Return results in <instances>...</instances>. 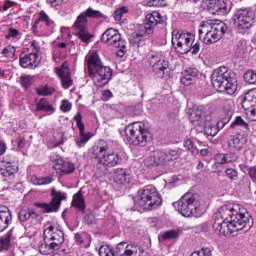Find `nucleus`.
<instances>
[{"instance_id":"5701e85b","label":"nucleus","mask_w":256,"mask_h":256,"mask_svg":"<svg viewBox=\"0 0 256 256\" xmlns=\"http://www.w3.org/2000/svg\"><path fill=\"white\" fill-rule=\"evenodd\" d=\"M54 169L60 171L62 175H71L75 172V164L70 161H64L61 157L56 156L54 160Z\"/></svg>"},{"instance_id":"423d86ee","label":"nucleus","mask_w":256,"mask_h":256,"mask_svg":"<svg viewBox=\"0 0 256 256\" xmlns=\"http://www.w3.org/2000/svg\"><path fill=\"white\" fill-rule=\"evenodd\" d=\"M126 141L131 145L145 147L153 137L143 122H134L125 129Z\"/></svg>"},{"instance_id":"e433bc0d","label":"nucleus","mask_w":256,"mask_h":256,"mask_svg":"<svg viewBox=\"0 0 256 256\" xmlns=\"http://www.w3.org/2000/svg\"><path fill=\"white\" fill-rule=\"evenodd\" d=\"M15 173H17V169L13 166H4L0 168V175L6 177L8 181H13V179H15Z\"/></svg>"},{"instance_id":"aec40b11","label":"nucleus","mask_w":256,"mask_h":256,"mask_svg":"<svg viewBox=\"0 0 256 256\" xmlns=\"http://www.w3.org/2000/svg\"><path fill=\"white\" fill-rule=\"evenodd\" d=\"M74 121H76V125L80 133V136L75 139V143L78 147H85V144L89 139H91V136L89 133H85V124L83 123V116H81V112H78L74 116Z\"/></svg>"},{"instance_id":"864d4df0","label":"nucleus","mask_w":256,"mask_h":256,"mask_svg":"<svg viewBox=\"0 0 256 256\" xmlns=\"http://www.w3.org/2000/svg\"><path fill=\"white\" fill-rule=\"evenodd\" d=\"M20 81H21V85H23L25 89H27V87H31L33 83V77L29 75L21 76Z\"/></svg>"},{"instance_id":"8fccbe9b","label":"nucleus","mask_w":256,"mask_h":256,"mask_svg":"<svg viewBox=\"0 0 256 256\" xmlns=\"http://www.w3.org/2000/svg\"><path fill=\"white\" fill-rule=\"evenodd\" d=\"M148 7H165L167 5L166 0H147Z\"/></svg>"},{"instance_id":"412c9836","label":"nucleus","mask_w":256,"mask_h":256,"mask_svg":"<svg viewBox=\"0 0 256 256\" xmlns=\"http://www.w3.org/2000/svg\"><path fill=\"white\" fill-rule=\"evenodd\" d=\"M206 6L212 15H227L229 11L225 0H206Z\"/></svg>"},{"instance_id":"72a5a7b5","label":"nucleus","mask_w":256,"mask_h":256,"mask_svg":"<svg viewBox=\"0 0 256 256\" xmlns=\"http://www.w3.org/2000/svg\"><path fill=\"white\" fill-rule=\"evenodd\" d=\"M59 248L51 242L44 240V243L39 246L41 255H53Z\"/></svg>"},{"instance_id":"4be33fe9","label":"nucleus","mask_w":256,"mask_h":256,"mask_svg":"<svg viewBox=\"0 0 256 256\" xmlns=\"http://www.w3.org/2000/svg\"><path fill=\"white\" fill-rule=\"evenodd\" d=\"M57 75L61 78L63 89H69L73 85V79H71V72H69V64L63 63L60 68H56Z\"/></svg>"},{"instance_id":"3c124183","label":"nucleus","mask_w":256,"mask_h":256,"mask_svg":"<svg viewBox=\"0 0 256 256\" xmlns=\"http://www.w3.org/2000/svg\"><path fill=\"white\" fill-rule=\"evenodd\" d=\"M100 256H115V252L109 246H101L99 249Z\"/></svg>"},{"instance_id":"4c0bfd02","label":"nucleus","mask_w":256,"mask_h":256,"mask_svg":"<svg viewBox=\"0 0 256 256\" xmlns=\"http://www.w3.org/2000/svg\"><path fill=\"white\" fill-rule=\"evenodd\" d=\"M85 17H90L92 19H107V16L105 14H103L101 11L99 10H95L91 7H89L86 11L82 12Z\"/></svg>"},{"instance_id":"7c9ffc66","label":"nucleus","mask_w":256,"mask_h":256,"mask_svg":"<svg viewBox=\"0 0 256 256\" xmlns=\"http://www.w3.org/2000/svg\"><path fill=\"white\" fill-rule=\"evenodd\" d=\"M72 207H75L78 211L85 213V198H83V192L81 190L74 194Z\"/></svg>"},{"instance_id":"79ce46f5","label":"nucleus","mask_w":256,"mask_h":256,"mask_svg":"<svg viewBox=\"0 0 256 256\" xmlns=\"http://www.w3.org/2000/svg\"><path fill=\"white\" fill-rule=\"evenodd\" d=\"M126 13H129V10L127 9V7L121 6L115 10L113 17H114L115 21H121L123 19V16Z\"/></svg>"},{"instance_id":"cd10ccee","label":"nucleus","mask_w":256,"mask_h":256,"mask_svg":"<svg viewBox=\"0 0 256 256\" xmlns=\"http://www.w3.org/2000/svg\"><path fill=\"white\" fill-rule=\"evenodd\" d=\"M189 119L194 127H205V122L203 121V110L200 108H194L190 112Z\"/></svg>"},{"instance_id":"9b49d317","label":"nucleus","mask_w":256,"mask_h":256,"mask_svg":"<svg viewBox=\"0 0 256 256\" xmlns=\"http://www.w3.org/2000/svg\"><path fill=\"white\" fill-rule=\"evenodd\" d=\"M95 159L98 165H102L104 169H107L108 167H116V165L121 163L119 154L109 151V146L107 145L98 147V151L95 152Z\"/></svg>"},{"instance_id":"20e7f679","label":"nucleus","mask_w":256,"mask_h":256,"mask_svg":"<svg viewBox=\"0 0 256 256\" xmlns=\"http://www.w3.org/2000/svg\"><path fill=\"white\" fill-rule=\"evenodd\" d=\"M163 203L161 195L154 186H146L138 190L137 195L134 197V205L137 209L144 211H152L157 209Z\"/></svg>"},{"instance_id":"a211bd4d","label":"nucleus","mask_w":256,"mask_h":256,"mask_svg":"<svg viewBox=\"0 0 256 256\" xmlns=\"http://www.w3.org/2000/svg\"><path fill=\"white\" fill-rule=\"evenodd\" d=\"M102 43H106L111 47L123 46V40L121 34L115 28H108L101 36Z\"/></svg>"},{"instance_id":"f257e3e1","label":"nucleus","mask_w":256,"mask_h":256,"mask_svg":"<svg viewBox=\"0 0 256 256\" xmlns=\"http://www.w3.org/2000/svg\"><path fill=\"white\" fill-rule=\"evenodd\" d=\"M253 221L247 213V209L239 204L228 203L222 205L214 214L213 230L218 235H233L243 229H251Z\"/></svg>"},{"instance_id":"0eeeda50","label":"nucleus","mask_w":256,"mask_h":256,"mask_svg":"<svg viewBox=\"0 0 256 256\" xmlns=\"http://www.w3.org/2000/svg\"><path fill=\"white\" fill-rule=\"evenodd\" d=\"M172 45L181 55H185L191 51L193 55H197L201 49V45L195 42V36L174 30L172 32Z\"/></svg>"},{"instance_id":"37998d69","label":"nucleus","mask_w":256,"mask_h":256,"mask_svg":"<svg viewBox=\"0 0 256 256\" xmlns=\"http://www.w3.org/2000/svg\"><path fill=\"white\" fill-rule=\"evenodd\" d=\"M86 235L85 234H75V241L77 243V245H81V247H89V241H87V238H85Z\"/></svg>"},{"instance_id":"49530a36","label":"nucleus","mask_w":256,"mask_h":256,"mask_svg":"<svg viewBox=\"0 0 256 256\" xmlns=\"http://www.w3.org/2000/svg\"><path fill=\"white\" fill-rule=\"evenodd\" d=\"M2 55L8 57V59H13L15 57V47L8 45L2 50Z\"/></svg>"},{"instance_id":"69168bd1","label":"nucleus","mask_w":256,"mask_h":256,"mask_svg":"<svg viewBox=\"0 0 256 256\" xmlns=\"http://www.w3.org/2000/svg\"><path fill=\"white\" fill-rule=\"evenodd\" d=\"M111 97H113V93L111 92V90H104L102 92V100L109 101Z\"/></svg>"},{"instance_id":"052dcab7","label":"nucleus","mask_w":256,"mask_h":256,"mask_svg":"<svg viewBox=\"0 0 256 256\" xmlns=\"http://www.w3.org/2000/svg\"><path fill=\"white\" fill-rule=\"evenodd\" d=\"M116 49H118L116 55L118 57H125V52L127 51V47L125 46V41L123 42L122 46H114Z\"/></svg>"},{"instance_id":"09e8293b","label":"nucleus","mask_w":256,"mask_h":256,"mask_svg":"<svg viewBox=\"0 0 256 256\" xmlns=\"http://www.w3.org/2000/svg\"><path fill=\"white\" fill-rule=\"evenodd\" d=\"M225 173L228 179H231V181H237V179H239V173L233 168H227Z\"/></svg>"},{"instance_id":"ddd939ff","label":"nucleus","mask_w":256,"mask_h":256,"mask_svg":"<svg viewBox=\"0 0 256 256\" xmlns=\"http://www.w3.org/2000/svg\"><path fill=\"white\" fill-rule=\"evenodd\" d=\"M149 64L154 73L160 78L165 77V71L169 69V61L165 56V52H156L149 57Z\"/></svg>"},{"instance_id":"0e129e2a","label":"nucleus","mask_w":256,"mask_h":256,"mask_svg":"<svg viewBox=\"0 0 256 256\" xmlns=\"http://www.w3.org/2000/svg\"><path fill=\"white\" fill-rule=\"evenodd\" d=\"M249 177H251V179L253 181H256V166H251L249 168H247Z\"/></svg>"},{"instance_id":"6ab92c4d","label":"nucleus","mask_w":256,"mask_h":256,"mask_svg":"<svg viewBox=\"0 0 256 256\" xmlns=\"http://www.w3.org/2000/svg\"><path fill=\"white\" fill-rule=\"evenodd\" d=\"M19 63L23 69H35L39 67L41 60H39V54L31 52H21L19 56Z\"/></svg>"},{"instance_id":"f704fd0d","label":"nucleus","mask_w":256,"mask_h":256,"mask_svg":"<svg viewBox=\"0 0 256 256\" xmlns=\"http://www.w3.org/2000/svg\"><path fill=\"white\" fill-rule=\"evenodd\" d=\"M199 75L196 68H188L183 72V77L181 79L184 85H189L191 82Z\"/></svg>"},{"instance_id":"a18cd8bd","label":"nucleus","mask_w":256,"mask_h":256,"mask_svg":"<svg viewBox=\"0 0 256 256\" xmlns=\"http://www.w3.org/2000/svg\"><path fill=\"white\" fill-rule=\"evenodd\" d=\"M244 80L250 85H256V73H254L253 70H248L244 74Z\"/></svg>"},{"instance_id":"4468645a","label":"nucleus","mask_w":256,"mask_h":256,"mask_svg":"<svg viewBox=\"0 0 256 256\" xmlns=\"http://www.w3.org/2000/svg\"><path fill=\"white\" fill-rule=\"evenodd\" d=\"M89 20L85 17L84 13H80L74 23V35L80 39L83 43H89L93 35L89 33V28L87 27Z\"/></svg>"},{"instance_id":"13d9d810","label":"nucleus","mask_w":256,"mask_h":256,"mask_svg":"<svg viewBox=\"0 0 256 256\" xmlns=\"http://www.w3.org/2000/svg\"><path fill=\"white\" fill-rule=\"evenodd\" d=\"M54 91L55 90L53 88L49 87H42L37 89L38 95H53Z\"/></svg>"},{"instance_id":"338daca9","label":"nucleus","mask_w":256,"mask_h":256,"mask_svg":"<svg viewBox=\"0 0 256 256\" xmlns=\"http://www.w3.org/2000/svg\"><path fill=\"white\" fill-rule=\"evenodd\" d=\"M145 39V34L136 33L134 35V42L139 43V41H143Z\"/></svg>"},{"instance_id":"f8f14e48","label":"nucleus","mask_w":256,"mask_h":256,"mask_svg":"<svg viewBox=\"0 0 256 256\" xmlns=\"http://www.w3.org/2000/svg\"><path fill=\"white\" fill-rule=\"evenodd\" d=\"M255 13L249 8L239 9L233 16L234 24L238 31H245L253 27Z\"/></svg>"},{"instance_id":"6e6d98bb","label":"nucleus","mask_w":256,"mask_h":256,"mask_svg":"<svg viewBox=\"0 0 256 256\" xmlns=\"http://www.w3.org/2000/svg\"><path fill=\"white\" fill-rule=\"evenodd\" d=\"M211 249L202 248L200 251L193 252L191 256H211Z\"/></svg>"},{"instance_id":"680f3d73","label":"nucleus","mask_w":256,"mask_h":256,"mask_svg":"<svg viewBox=\"0 0 256 256\" xmlns=\"http://www.w3.org/2000/svg\"><path fill=\"white\" fill-rule=\"evenodd\" d=\"M226 157V163H235L237 161L238 156L235 153H227L225 154Z\"/></svg>"},{"instance_id":"2f4dec72","label":"nucleus","mask_w":256,"mask_h":256,"mask_svg":"<svg viewBox=\"0 0 256 256\" xmlns=\"http://www.w3.org/2000/svg\"><path fill=\"white\" fill-rule=\"evenodd\" d=\"M11 241H13V230H10L5 236L0 238V252L9 251Z\"/></svg>"},{"instance_id":"5fc2aeb1","label":"nucleus","mask_w":256,"mask_h":256,"mask_svg":"<svg viewBox=\"0 0 256 256\" xmlns=\"http://www.w3.org/2000/svg\"><path fill=\"white\" fill-rule=\"evenodd\" d=\"M72 107L73 105L71 104V102H69V100H63L60 109L63 113H69Z\"/></svg>"},{"instance_id":"58836bf2","label":"nucleus","mask_w":256,"mask_h":256,"mask_svg":"<svg viewBox=\"0 0 256 256\" xmlns=\"http://www.w3.org/2000/svg\"><path fill=\"white\" fill-rule=\"evenodd\" d=\"M37 111H55L53 105L49 103V101L45 98H42L37 103Z\"/></svg>"},{"instance_id":"39448f33","label":"nucleus","mask_w":256,"mask_h":256,"mask_svg":"<svg viewBox=\"0 0 256 256\" xmlns=\"http://www.w3.org/2000/svg\"><path fill=\"white\" fill-rule=\"evenodd\" d=\"M225 33H227V24L219 20L203 21L199 29V36L204 35L203 43L206 45L217 43Z\"/></svg>"},{"instance_id":"e2e57ef3","label":"nucleus","mask_w":256,"mask_h":256,"mask_svg":"<svg viewBox=\"0 0 256 256\" xmlns=\"http://www.w3.org/2000/svg\"><path fill=\"white\" fill-rule=\"evenodd\" d=\"M19 35V30L15 28H10L6 34V39H11L12 37H17Z\"/></svg>"},{"instance_id":"a19ab883","label":"nucleus","mask_w":256,"mask_h":256,"mask_svg":"<svg viewBox=\"0 0 256 256\" xmlns=\"http://www.w3.org/2000/svg\"><path fill=\"white\" fill-rule=\"evenodd\" d=\"M31 183L33 185H49V183H53V177H37V176H32L31 177Z\"/></svg>"},{"instance_id":"de8ad7c7","label":"nucleus","mask_w":256,"mask_h":256,"mask_svg":"<svg viewBox=\"0 0 256 256\" xmlns=\"http://www.w3.org/2000/svg\"><path fill=\"white\" fill-rule=\"evenodd\" d=\"M184 147L185 149H187V151H190L192 155H197V153H199V150H197V148H195V146L193 145L192 139L186 140L184 143Z\"/></svg>"},{"instance_id":"b1692460","label":"nucleus","mask_w":256,"mask_h":256,"mask_svg":"<svg viewBox=\"0 0 256 256\" xmlns=\"http://www.w3.org/2000/svg\"><path fill=\"white\" fill-rule=\"evenodd\" d=\"M247 144V135L238 133L232 135L228 140V147L230 151H241Z\"/></svg>"},{"instance_id":"2eb2a0df","label":"nucleus","mask_w":256,"mask_h":256,"mask_svg":"<svg viewBox=\"0 0 256 256\" xmlns=\"http://www.w3.org/2000/svg\"><path fill=\"white\" fill-rule=\"evenodd\" d=\"M116 253L119 256H147V253L141 246L127 242L118 243Z\"/></svg>"},{"instance_id":"473e14b6","label":"nucleus","mask_w":256,"mask_h":256,"mask_svg":"<svg viewBox=\"0 0 256 256\" xmlns=\"http://www.w3.org/2000/svg\"><path fill=\"white\" fill-rule=\"evenodd\" d=\"M37 219L38 215L35 211L29 208H22L18 214V219L21 223H25V221H29V219Z\"/></svg>"},{"instance_id":"4d7b16f0","label":"nucleus","mask_w":256,"mask_h":256,"mask_svg":"<svg viewBox=\"0 0 256 256\" xmlns=\"http://www.w3.org/2000/svg\"><path fill=\"white\" fill-rule=\"evenodd\" d=\"M215 165H225L227 163V158L225 154L220 153L215 156Z\"/></svg>"},{"instance_id":"c03bdc74","label":"nucleus","mask_w":256,"mask_h":256,"mask_svg":"<svg viewBox=\"0 0 256 256\" xmlns=\"http://www.w3.org/2000/svg\"><path fill=\"white\" fill-rule=\"evenodd\" d=\"M177 237H179V231L177 230H169L161 235V239H163V241H167L169 239H177Z\"/></svg>"},{"instance_id":"393cba45","label":"nucleus","mask_w":256,"mask_h":256,"mask_svg":"<svg viewBox=\"0 0 256 256\" xmlns=\"http://www.w3.org/2000/svg\"><path fill=\"white\" fill-rule=\"evenodd\" d=\"M112 179L117 185H129L131 183V174L126 169L116 168L113 171Z\"/></svg>"},{"instance_id":"a878e982","label":"nucleus","mask_w":256,"mask_h":256,"mask_svg":"<svg viewBox=\"0 0 256 256\" xmlns=\"http://www.w3.org/2000/svg\"><path fill=\"white\" fill-rule=\"evenodd\" d=\"M159 23H163V16H161V13L154 11L152 13H149L146 15V32L148 34L153 33V28L156 25H159Z\"/></svg>"},{"instance_id":"bb28decb","label":"nucleus","mask_w":256,"mask_h":256,"mask_svg":"<svg viewBox=\"0 0 256 256\" xmlns=\"http://www.w3.org/2000/svg\"><path fill=\"white\" fill-rule=\"evenodd\" d=\"M12 219L13 215L9 208H0V233L5 231V229L9 227V224L11 223Z\"/></svg>"},{"instance_id":"c756f323","label":"nucleus","mask_w":256,"mask_h":256,"mask_svg":"<svg viewBox=\"0 0 256 256\" xmlns=\"http://www.w3.org/2000/svg\"><path fill=\"white\" fill-rule=\"evenodd\" d=\"M223 112L226 117L222 118V121H219V123L222 124V127H225L231 121V117H233V100H226L224 102Z\"/></svg>"},{"instance_id":"c85d7f7f","label":"nucleus","mask_w":256,"mask_h":256,"mask_svg":"<svg viewBox=\"0 0 256 256\" xmlns=\"http://www.w3.org/2000/svg\"><path fill=\"white\" fill-rule=\"evenodd\" d=\"M243 109H249V107H256V89L249 90L242 101Z\"/></svg>"},{"instance_id":"f3484780","label":"nucleus","mask_w":256,"mask_h":256,"mask_svg":"<svg viewBox=\"0 0 256 256\" xmlns=\"http://www.w3.org/2000/svg\"><path fill=\"white\" fill-rule=\"evenodd\" d=\"M52 200L50 203H36V207L42 210L43 213H51L57 211L61 205V201L65 199V194L61 191L52 190Z\"/></svg>"},{"instance_id":"f03ea898","label":"nucleus","mask_w":256,"mask_h":256,"mask_svg":"<svg viewBox=\"0 0 256 256\" xmlns=\"http://www.w3.org/2000/svg\"><path fill=\"white\" fill-rule=\"evenodd\" d=\"M88 75L96 87H103L111 81L113 70L109 66L103 65L101 57L97 51L90 52L85 58Z\"/></svg>"},{"instance_id":"ea45409f","label":"nucleus","mask_w":256,"mask_h":256,"mask_svg":"<svg viewBox=\"0 0 256 256\" xmlns=\"http://www.w3.org/2000/svg\"><path fill=\"white\" fill-rule=\"evenodd\" d=\"M231 129H237L241 127L242 129H249V123H247L241 116H237L230 125Z\"/></svg>"},{"instance_id":"9d476101","label":"nucleus","mask_w":256,"mask_h":256,"mask_svg":"<svg viewBox=\"0 0 256 256\" xmlns=\"http://www.w3.org/2000/svg\"><path fill=\"white\" fill-rule=\"evenodd\" d=\"M54 29L55 21H53L45 11H40L32 27L34 35L45 37L49 35V33H53Z\"/></svg>"},{"instance_id":"c9c22d12","label":"nucleus","mask_w":256,"mask_h":256,"mask_svg":"<svg viewBox=\"0 0 256 256\" xmlns=\"http://www.w3.org/2000/svg\"><path fill=\"white\" fill-rule=\"evenodd\" d=\"M206 133V135H209L210 137H215L217 133H219L220 129H223V124L222 123H217V126L215 124H205L202 127Z\"/></svg>"},{"instance_id":"1a4fd4ad","label":"nucleus","mask_w":256,"mask_h":256,"mask_svg":"<svg viewBox=\"0 0 256 256\" xmlns=\"http://www.w3.org/2000/svg\"><path fill=\"white\" fill-rule=\"evenodd\" d=\"M179 159V153L176 150H155L144 159L146 167H159V165H167L169 161Z\"/></svg>"},{"instance_id":"7ed1b4c3","label":"nucleus","mask_w":256,"mask_h":256,"mask_svg":"<svg viewBox=\"0 0 256 256\" xmlns=\"http://www.w3.org/2000/svg\"><path fill=\"white\" fill-rule=\"evenodd\" d=\"M212 87L219 91V93H227V95H234L237 91V78L235 73L229 71L225 66L215 69L211 75Z\"/></svg>"},{"instance_id":"dca6fc26","label":"nucleus","mask_w":256,"mask_h":256,"mask_svg":"<svg viewBox=\"0 0 256 256\" xmlns=\"http://www.w3.org/2000/svg\"><path fill=\"white\" fill-rule=\"evenodd\" d=\"M43 239L44 241L52 243V245H55L59 249L65 242V235L63 231L55 228V226H48L44 229Z\"/></svg>"},{"instance_id":"bf43d9fd","label":"nucleus","mask_w":256,"mask_h":256,"mask_svg":"<svg viewBox=\"0 0 256 256\" xmlns=\"http://www.w3.org/2000/svg\"><path fill=\"white\" fill-rule=\"evenodd\" d=\"M30 53H35L36 55H38L39 51H40V47H39V43H37V41L33 40L30 42Z\"/></svg>"},{"instance_id":"603ef678","label":"nucleus","mask_w":256,"mask_h":256,"mask_svg":"<svg viewBox=\"0 0 256 256\" xmlns=\"http://www.w3.org/2000/svg\"><path fill=\"white\" fill-rule=\"evenodd\" d=\"M246 111V117L250 121H256V107L249 106L248 109H244Z\"/></svg>"},{"instance_id":"6e6552de","label":"nucleus","mask_w":256,"mask_h":256,"mask_svg":"<svg viewBox=\"0 0 256 256\" xmlns=\"http://www.w3.org/2000/svg\"><path fill=\"white\" fill-rule=\"evenodd\" d=\"M183 217H201V203L199 195L191 192L185 193L181 199L173 203Z\"/></svg>"},{"instance_id":"774afa93","label":"nucleus","mask_w":256,"mask_h":256,"mask_svg":"<svg viewBox=\"0 0 256 256\" xmlns=\"http://www.w3.org/2000/svg\"><path fill=\"white\" fill-rule=\"evenodd\" d=\"M13 5H15V2L9 1V0L5 1L3 6V11H7V9H9L10 7H13Z\"/></svg>"}]
</instances>
